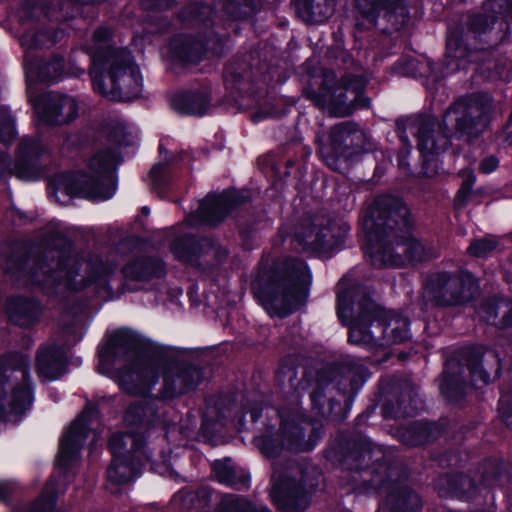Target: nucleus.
<instances>
[{"label": "nucleus", "mask_w": 512, "mask_h": 512, "mask_svg": "<svg viewBox=\"0 0 512 512\" xmlns=\"http://www.w3.org/2000/svg\"><path fill=\"white\" fill-rule=\"evenodd\" d=\"M326 457L342 465L340 485L356 495L386 492L390 512H419L421 496L409 485L395 481L398 460L383 446L360 434L341 433Z\"/></svg>", "instance_id": "f257e3e1"}, {"label": "nucleus", "mask_w": 512, "mask_h": 512, "mask_svg": "<svg viewBox=\"0 0 512 512\" xmlns=\"http://www.w3.org/2000/svg\"><path fill=\"white\" fill-rule=\"evenodd\" d=\"M412 213L403 198L380 195L361 217V249L377 268L398 266L402 255L408 262H422L425 247L414 236Z\"/></svg>", "instance_id": "f03ea898"}, {"label": "nucleus", "mask_w": 512, "mask_h": 512, "mask_svg": "<svg viewBox=\"0 0 512 512\" xmlns=\"http://www.w3.org/2000/svg\"><path fill=\"white\" fill-rule=\"evenodd\" d=\"M131 353L135 357L119 369V378L122 389L132 396L147 394L160 372L177 363L172 347L158 344L127 327L115 330L106 346L99 349L98 356L105 363L119 357L126 359Z\"/></svg>", "instance_id": "7ed1b4c3"}, {"label": "nucleus", "mask_w": 512, "mask_h": 512, "mask_svg": "<svg viewBox=\"0 0 512 512\" xmlns=\"http://www.w3.org/2000/svg\"><path fill=\"white\" fill-rule=\"evenodd\" d=\"M159 409L157 400L150 397L133 401L126 407L122 420L130 430L112 433L107 443L112 457L106 470L110 483L123 485L142 474V467L151 457L148 442L160 420Z\"/></svg>", "instance_id": "20e7f679"}, {"label": "nucleus", "mask_w": 512, "mask_h": 512, "mask_svg": "<svg viewBox=\"0 0 512 512\" xmlns=\"http://www.w3.org/2000/svg\"><path fill=\"white\" fill-rule=\"evenodd\" d=\"M312 280L308 263L299 257L261 258L250 289L265 310L285 317L307 304Z\"/></svg>", "instance_id": "39448f33"}, {"label": "nucleus", "mask_w": 512, "mask_h": 512, "mask_svg": "<svg viewBox=\"0 0 512 512\" xmlns=\"http://www.w3.org/2000/svg\"><path fill=\"white\" fill-rule=\"evenodd\" d=\"M370 377L371 372L365 365L340 360L319 369L304 367L299 384L302 389L313 387L310 401L315 415L341 423Z\"/></svg>", "instance_id": "423d86ee"}, {"label": "nucleus", "mask_w": 512, "mask_h": 512, "mask_svg": "<svg viewBox=\"0 0 512 512\" xmlns=\"http://www.w3.org/2000/svg\"><path fill=\"white\" fill-rule=\"evenodd\" d=\"M89 76L94 92L113 102L133 101L143 91L139 67L129 53L115 46L91 51Z\"/></svg>", "instance_id": "0eeeda50"}, {"label": "nucleus", "mask_w": 512, "mask_h": 512, "mask_svg": "<svg viewBox=\"0 0 512 512\" xmlns=\"http://www.w3.org/2000/svg\"><path fill=\"white\" fill-rule=\"evenodd\" d=\"M479 479L468 472H446L434 481V489L444 499L475 501L484 491L500 489L512 503V462L502 456H487L479 464Z\"/></svg>", "instance_id": "6e6552de"}, {"label": "nucleus", "mask_w": 512, "mask_h": 512, "mask_svg": "<svg viewBox=\"0 0 512 512\" xmlns=\"http://www.w3.org/2000/svg\"><path fill=\"white\" fill-rule=\"evenodd\" d=\"M223 81L226 90L236 98L249 99L257 104L251 115L254 123L266 119H281L286 117L296 106L298 99L282 96L277 99H267L263 104L259 101L267 95L263 82L256 78L252 65L244 59H232L224 66Z\"/></svg>", "instance_id": "1a4fd4ad"}, {"label": "nucleus", "mask_w": 512, "mask_h": 512, "mask_svg": "<svg viewBox=\"0 0 512 512\" xmlns=\"http://www.w3.org/2000/svg\"><path fill=\"white\" fill-rule=\"evenodd\" d=\"M376 302L365 287L353 283L336 294V314L340 324L348 328V343L373 349L378 346Z\"/></svg>", "instance_id": "9d476101"}, {"label": "nucleus", "mask_w": 512, "mask_h": 512, "mask_svg": "<svg viewBox=\"0 0 512 512\" xmlns=\"http://www.w3.org/2000/svg\"><path fill=\"white\" fill-rule=\"evenodd\" d=\"M491 102L492 99L483 92L456 98L439 122L438 133L450 140L452 135L469 141L477 139L490 122Z\"/></svg>", "instance_id": "9b49d317"}, {"label": "nucleus", "mask_w": 512, "mask_h": 512, "mask_svg": "<svg viewBox=\"0 0 512 512\" xmlns=\"http://www.w3.org/2000/svg\"><path fill=\"white\" fill-rule=\"evenodd\" d=\"M424 289L430 302L438 308L463 306L474 299L479 281L470 270L458 273L439 271L430 274Z\"/></svg>", "instance_id": "f8f14e48"}, {"label": "nucleus", "mask_w": 512, "mask_h": 512, "mask_svg": "<svg viewBox=\"0 0 512 512\" xmlns=\"http://www.w3.org/2000/svg\"><path fill=\"white\" fill-rule=\"evenodd\" d=\"M349 227L338 226L332 219L304 214L295 225V239L318 255L331 257L343 246Z\"/></svg>", "instance_id": "ddd939ff"}, {"label": "nucleus", "mask_w": 512, "mask_h": 512, "mask_svg": "<svg viewBox=\"0 0 512 512\" xmlns=\"http://www.w3.org/2000/svg\"><path fill=\"white\" fill-rule=\"evenodd\" d=\"M377 404H381L384 419L416 415L423 406L419 387L412 381L396 376H382L377 384Z\"/></svg>", "instance_id": "4468645a"}, {"label": "nucleus", "mask_w": 512, "mask_h": 512, "mask_svg": "<svg viewBox=\"0 0 512 512\" xmlns=\"http://www.w3.org/2000/svg\"><path fill=\"white\" fill-rule=\"evenodd\" d=\"M279 417L278 428L287 452L295 454L311 452L325 435L323 423L310 416L279 414Z\"/></svg>", "instance_id": "2eb2a0df"}, {"label": "nucleus", "mask_w": 512, "mask_h": 512, "mask_svg": "<svg viewBox=\"0 0 512 512\" xmlns=\"http://www.w3.org/2000/svg\"><path fill=\"white\" fill-rule=\"evenodd\" d=\"M53 185L70 198L90 201H107L115 194L112 181L105 183L100 177L84 170L63 171L55 176Z\"/></svg>", "instance_id": "dca6fc26"}, {"label": "nucleus", "mask_w": 512, "mask_h": 512, "mask_svg": "<svg viewBox=\"0 0 512 512\" xmlns=\"http://www.w3.org/2000/svg\"><path fill=\"white\" fill-rule=\"evenodd\" d=\"M40 8L41 0H22L18 9L19 23L23 27L19 42L27 50L51 48L59 42V30L40 21L37 14Z\"/></svg>", "instance_id": "f3484780"}, {"label": "nucleus", "mask_w": 512, "mask_h": 512, "mask_svg": "<svg viewBox=\"0 0 512 512\" xmlns=\"http://www.w3.org/2000/svg\"><path fill=\"white\" fill-rule=\"evenodd\" d=\"M365 151V135L352 123H341L332 127L325 156L328 166L338 170L349 166Z\"/></svg>", "instance_id": "a211bd4d"}, {"label": "nucleus", "mask_w": 512, "mask_h": 512, "mask_svg": "<svg viewBox=\"0 0 512 512\" xmlns=\"http://www.w3.org/2000/svg\"><path fill=\"white\" fill-rule=\"evenodd\" d=\"M252 201L248 192L235 187L224 189L220 193L210 192L199 203L198 217L203 225L216 228L231 212Z\"/></svg>", "instance_id": "6ab92c4d"}, {"label": "nucleus", "mask_w": 512, "mask_h": 512, "mask_svg": "<svg viewBox=\"0 0 512 512\" xmlns=\"http://www.w3.org/2000/svg\"><path fill=\"white\" fill-rule=\"evenodd\" d=\"M302 94L306 100L311 101L318 108L329 107L334 116L347 117L353 114L348 91L340 88L338 78L333 70L324 71L318 90L311 84H307L303 87Z\"/></svg>", "instance_id": "aec40b11"}, {"label": "nucleus", "mask_w": 512, "mask_h": 512, "mask_svg": "<svg viewBox=\"0 0 512 512\" xmlns=\"http://www.w3.org/2000/svg\"><path fill=\"white\" fill-rule=\"evenodd\" d=\"M415 137L421 158L420 173L425 177H433L437 174L438 156L449 149L451 140L446 135L436 133L432 118H425L419 123Z\"/></svg>", "instance_id": "412c9836"}, {"label": "nucleus", "mask_w": 512, "mask_h": 512, "mask_svg": "<svg viewBox=\"0 0 512 512\" xmlns=\"http://www.w3.org/2000/svg\"><path fill=\"white\" fill-rule=\"evenodd\" d=\"M167 47L171 64L182 68L200 64L207 53V41L199 34L186 32L173 34Z\"/></svg>", "instance_id": "4be33fe9"}, {"label": "nucleus", "mask_w": 512, "mask_h": 512, "mask_svg": "<svg viewBox=\"0 0 512 512\" xmlns=\"http://www.w3.org/2000/svg\"><path fill=\"white\" fill-rule=\"evenodd\" d=\"M78 102L62 93L42 96L36 106L39 121L50 127L72 123L79 115Z\"/></svg>", "instance_id": "5701e85b"}, {"label": "nucleus", "mask_w": 512, "mask_h": 512, "mask_svg": "<svg viewBox=\"0 0 512 512\" xmlns=\"http://www.w3.org/2000/svg\"><path fill=\"white\" fill-rule=\"evenodd\" d=\"M374 317L378 346H392L410 340L411 321L401 312L387 310L376 303Z\"/></svg>", "instance_id": "b1692460"}, {"label": "nucleus", "mask_w": 512, "mask_h": 512, "mask_svg": "<svg viewBox=\"0 0 512 512\" xmlns=\"http://www.w3.org/2000/svg\"><path fill=\"white\" fill-rule=\"evenodd\" d=\"M489 44L486 41L474 40L465 30L462 24L450 27L446 33L445 56L447 60L455 61L452 70H459V61H474L473 56L479 52L486 51Z\"/></svg>", "instance_id": "393cba45"}, {"label": "nucleus", "mask_w": 512, "mask_h": 512, "mask_svg": "<svg viewBox=\"0 0 512 512\" xmlns=\"http://www.w3.org/2000/svg\"><path fill=\"white\" fill-rule=\"evenodd\" d=\"M8 322L22 329L35 327L41 319L43 305L38 298L24 294H13L4 303Z\"/></svg>", "instance_id": "a878e982"}, {"label": "nucleus", "mask_w": 512, "mask_h": 512, "mask_svg": "<svg viewBox=\"0 0 512 512\" xmlns=\"http://www.w3.org/2000/svg\"><path fill=\"white\" fill-rule=\"evenodd\" d=\"M445 431V424L424 418L399 426L396 436L404 446L416 448L434 443L445 434Z\"/></svg>", "instance_id": "bb28decb"}, {"label": "nucleus", "mask_w": 512, "mask_h": 512, "mask_svg": "<svg viewBox=\"0 0 512 512\" xmlns=\"http://www.w3.org/2000/svg\"><path fill=\"white\" fill-rule=\"evenodd\" d=\"M44 250H39L34 255V263L39 268H47L50 266V256L48 251L56 252L57 267L60 271L68 268L72 251L74 248V241L65 233L59 230H50L45 233L41 239Z\"/></svg>", "instance_id": "cd10ccee"}, {"label": "nucleus", "mask_w": 512, "mask_h": 512, "mask_svg": "<svg viewBox=\"0 0 512 512\" xmlns=\"http://www.w3.org/2000/svg\"><path fill=\"white\" fill-rule=\"evenodd\" d=\"M306 497L302 481L293 476H281L273 485L270 498L280 512H299L305 507L301 502Z\"/></svg>", "instance_id": "c85d7f7f"}, {"label": "nucleus", "mask_w": 512, "mask_h": 512, "mask_svg": "<svg viewBox=\"0 0 512 512\" xmlns=\"http://www.w3.org/2000/svg\"><path fill=\"white\" fill-rule=\"evenodd\" d=\"M68 357L63 346L51 343L38 347L35 355V369L39 377L48 381L59 380L67 370Z\"/></svg>", "instance_id": "c756f323"}, {"label": "nucleus", "mask_w": 512, "mask_h": 512, "mask_svg": "<svg viewBox=\"0 0 512 512\" xmlns=\"http://www.w3.org/2000/svg\"><path fill=\"white\" fill-rule=\"evenodd\" d=\"M116 271V263L112 260H105L100 255L91 257L87 262L86 277L71 285L72 290L81 292L84 289L95 286L97 291H104L109 295L113 294L110 280Z\"/></svg>", "instance_id": "7c9ffc66"}, {"label": "nucleus", "mask_w": 512, "mask_h": 512, "mask_svg": "<svg viewBox=\"0 0 512 512\" xmlns=\"http://www.w3.org/2000/svg\"><path fill=\"white\" fill-rule=\"evenodd\" d=\"M125 280L150 282L167 274L166 263L156 256L141 255L129 260L121 269Z\"/></svg>", "instance_id": "2f4dec72"}, {"label": "nucleus", "mask_w": 512, "mask_h": 512, "mask_svg": "<svg viewBox=\"0 0 512 512\" xmlns=\"http://www.w3.org/2000/svg\"><path fill=\"white\" fill-rule=\"evenodd\" d=\"M461 365L454 359H446L439 378V393L449 405L462 402L466 397V379Z\"/></svg>", "instance_id": "473e14b6"}, {"label": "nucleus", "mask_w": 512, "mask_h": 512, "mask_svg": "<svg viewBox=\"0 0 512 512\" xmlns=\"http://www.w3.org/2000/svg\"><path fill=\"white\" fill-rule=\"evenodd\" d=\"M211 101L208 89H183L172 96L170 105L181 116L202 117L211 107Z\"/></svg>", "instance_id": "72a5a7b5"}, {"label": "nucleus", "mask_w": 512, "mask_h": 512, "mask_svg": "<svg viewBox=\"0 0 512 512\" xmlns=\"http://www.w3.org/2000/svg\"><path fill=\"white\" fill-rule=\"evenodd\" d=\"M210 237L193 233H184L175 237L170 243L174 258L184 264L197 266L204 256V249L211 247Z\"/></svg>", "instance_id": "f704fd0d"}, {"label": "nucleus", "mask_w": 512, "mask_h": 512, "mask_svg": "<svg viewBox=\"0 0 512 512\" xmlns=\"http://www.w3.org/2000/svg\"><path fill=\"white\" fill-rule=\"evenodd\" d=\"M484 349L483 346L472 344L461 347L454 356L448 359H454L461 365V373L465 375L467 370L472 381H479L484 385L491 382V376L483 367Z\"/></svg>", "instance_id": "c9c22d12"}, {"label": "nucleus", "mask_w": 512, "mask_h": 512, "mask_svg": "<svg viewBox=\"0 0 512 512\" xmlns=\"http://www.w3.org/2000/svg\"><path fill=\"white\" fill-rule=\"evenodd\" d=\"M266 173L272 178L273 185L282 188L283 185L297 187L307 173L306 165L298 158H289L284 166L274 159L266 160Z\"/></svg>", "instance_id": "e433bc0d"}, {"label": "nucleus", "mask_w": 512, "mask_h": 512, "mask_svg": "<svg viewBox=\"0 0 512 512\" xmlns=\"http://www.w3.org/2000/svg\"><path fill=\"white\" fill-rule=\"evenodd\" d=\"M480 310L497 329H512V298L505 295L488 297L482 301Z\"/></svg>", "instance_id": "4c0bfd02"}, {"label": "nucleus", "mask_w": 512, "mask_h": 512, "mask_svg": "<svg viewBox=\"0 0 512 512\" xmlns=\"http://www.w3.org/2000/svg\"><path fill=\"white\" fill-rule=\"evenodd\" d=\"M123 162V156L117 149L106 148L96 152L89 161V168L105 183L112 181L117 190V169Z\"/></svg>", "instance_id": "58836bf2"}, {"label": "nucleus", "mask_w": 512, "mask_h": 512, "mask_svg": "<svg viewBox=\"0 0 512 512\" xmlns=\"http://www.w3.org/2000/svg\"><path fill=\"white\" fill-rule=\"evenodd\" d=\"M279 428L271 423L264 424L258 435L253 437V444L259 452L268 460H273L285 451Z\"/></svg>", "instance_id": "ea45409f"}, {"label": "nucleus", "mask_w": 512, "mask_h": 512, "mask_svg": "<svg viewBox=\"0 0 512 512\" xmlns=\"http://www.w3.org/2000/svg\"><path fill=\"white\" fill-rule=\"evenodd\" d=\"M35 384L31 378L29 367L22 371V382L11 391L10 409L14 415L21 416L30 410L34 402Z\"/></svg>", "instance_id": "a19ab883"}, {"label": "nucleus", "mask_w": 512, "mask_h": 512, "mask_svg": "<svg viewBox=\"0 0 512 512\" xmlns=\"http://www.w3.org/2000/svg\"><path fill=\"white\" fill-rule=\"evenodd\" d=\"M404 3L405 0H355V9L364 20L376 25L382 12L395 13Z\"/></svg>", "instance_id": "79ce46f5"}, {"label": "nucleus", "mask_w": 512, "mask_h": 512, "mask_svg": "<svg viewBox=\"0 0 512 512\" xmlns=\"http://www.w3.org/2000/svg\"><path fill=\"white\" fill-rule=\"evenodd\" d=\"M500 14L497 11H479L467 16L466 23L463 25L466 32L474 40L484 41L482 36L490 32L498 22Z\"/></svg>", "instance_id": "37998d69"}, {"label": "nucleus", "mask_w": 512, "mask_h": 512, "mask_svg": "<svg viewBox=\"0 0 512 512\" xmlns=\"http://www.w3.org/2000/svg\"><path fill=\"white\" fill-rule=\"evenodd\" d=\"M263 8V0H224L222 11L234 21L252 20Z\"/></svg>", "instance_id": "c03bdc74"}, {"label": "nucleus", "mask_w": 512, "mask_h": 512, "mask_svg": "<svg viewBox=\"0 0 512 512\" xmlns=\"http://www.w3.org/2000/svg\"><path fill=\"white\" fill-rule=\"evenodd\" d=\"M36 77L41 83L53 84L63 79L65 58L54 53L48 60L41 59L35 63Z\"/></svg>", "instance_id": "a18cd8bd"}, {"label": "nucleus", "mask_w": 512, "mask_h": 512, "mask_svg": "<svg viewBox=\"0 0 512 512\" xmlns=\"http://www.w3.org/2000/svg\"><path fill=\"white\" fill-rule=\"evenodd\" d=\"M326 0H292L296 13L307 23H319L327 20L330 15V7Z\"/></svg>", "instance_id": "49530a36"}, {"label": "nucleus", "mask_w": 512, "mask_h": 512, "mask_svg": "<svg viewBox=\"0 0 512 512\" xmlns=\"http://www.w3.org/2000/svg\"><path fill=\"white\" fill-rule=\"evenodd\" d=\"M235 225L241 248L244 251L254 250L258 245L259 239V219L254 214H251L247 217H239Z\"/></svg>", "instance_id": "de8ad7c7"}, {"label": "nucleus", "mask_w": 512, "mask_h": 512, "mask_svg": "<svg viewBox=\"0 0 512 512\" xmlns=\"http://www.w3.org/2000/svg\"><path fill=\"white\" fill-rule=\"evenodd\" d=\"M97 412V405L88 402L82 412L71 422L64 436L78 440L84 444L90 433L92 416Z\"/></svg>", "instance_id": "09e8293b"}, {"label": "nucleus", "mask_w": 512, "mask_h": 512, "mask_svg": "<svg viewBox=\"0 0 512 512\" xmlns=\"http://www.w3.org/2000/svg\"><path fill=\"white\" fill-rule=\"evenodd\" d=\"M84 444L78 440L62 436L59 443V452L55 459V467L68 471L72 464L80 458Z\"/></svg>", "instance_id": "8fccbe9b"}, {"label": "nucleus", "mask_w": 512, "mask_h": 512, "mask_svg": "<svg viewBox=\"0 0 512 512\" xmlns=\"http://www.w3.org/2000/svg\"><path fill=\"white\" fill-rule=\"evenodd\" d=\"M174 158L173 156L154 164L148 172L152 189L159 194L167 193L173 188V176L168 167L174 163Z\"/></svg>", "instance_id": "3c124183"}, {"label": "nucleus", "mask_w": 512, "mask_h": 512, "mask_svg": "<svg viewBox=\"0 0 512 512\" xmlns=\"http://www.w3.org/2000/svg\"><path fill=\"white\" fill-rule=\"evenodd\" d=\"M213 12V7L204 1L190 2L181 7L178 18L182 22L207 25Z\"/></svg>", "instance_id": "603ef678"}, {"label": "nucleus", "mask_w": 512, "mask_h": 512, "mask_svg": "<svg viewBox=\"0 0 512 512\" xmlns=\"http://www.w3.org/2000/svg\"><path fill=\"white\" fill-rule=\"evenodd\" d=\"M176 377L184 390L188 394L197 389L204 379L203 369L191 362L181 364L176 372Z\"/></svg>", "instance_id": "864d4df0"}, {"label": "nucleus", "mask_w": 512, "mask_h": 512, "mask_svg": "<svg viewBox=\"0 0 512 512\" xmlns=\"http://www.w3.org/2000/svg\"><path fill=\"white\" fill-rule=\"evenodd\" d=\"M40 161L15 155L13 165L10 166V175L21 180H38L41 176Z\"/></svg>", "instance_id": "5fc2aeb1"}, {"label": "nucleus", "mask_w": 512, "mask_h": 512, "mask_svg": "<svg viewBox=\"0 0 512 512\" xmlns=\"http://www.w3.org/2000/svg\"><path fill=\"white\" fill-rule=\"evenodd\" d=\"M499 241L494 235L473 238L467 249L466 254L476 259H487L497 249Z\"/></svg>", "instance_id": "6e6d98bb"}, {"label": "nucleus", "mask_w": 512, "mask_h": 512, "mask_svg": "<svg viewBox=\"0 0 512 512\" xmlns=\"http://www.w3.org/2000/svg\"><path fill=\"white\" fill-rule=\"evenodd\" d=\"M377 405H378V404L376 403V404H374V405L368 406V407H367V408H366L362 413H360V414L355 418V420H354V428H353V429H351V430H341V431H338V433L336 434V436H335V437H334V438H333V439L328 443L327 447H326V448L324 449V451H323V456H324V458H325L327 461L331 462V463H332V464H334V465H338V466L342 469V465H341L339 462H337V461H332V460H330V459H328V458L326 457V455H327V450H328V449H330V448L334 445V443H335L336 439L338 438V436H339L341 433L360 434V435L364 436L365 438H368L372 443H374L370 437H368V436H367L363 431H361V430H360V427H361V426H363V425H365V424H366V422L368 421V419L371 417V415L375 413V410H376V406H377Z\"/></svg>", "instance_id": "4d7b16f0"}, {"label": "nucleus", "mask_w": 512, "mask_h": 512, "mask_svg": "<svg viewBox=\"0 0 512 512\" xmlns=\"http://www.w3.org/2000/svg\"><path fill=\"white\" fill-rule=\"evenodd\" d=\"M211 471L215 479L220 483L229 487L235 485L236 469L231 464L230 458L217 459L211 465Z\"/></svg>", "instance_id": "13d9d810"}, {"label": "nucleus", "mask_w": 512, "mask_h": 512, "mask_svg": "<svg viewBox=\"0 0 512 512\" xmlns=\"http://www.w3.org/2000/svg\"><path fill=\"white\" fill-rule=\"evenodd\" d=\"M17 137L16 121L6 106H0V143L11 144Z\"/></svg>", "instance_id": "bf43d9fd"}, {"label": "nucleus", "mask_w": 512, "mask_h": 512, "mask_svg": "<svg viewBox=\"0 0 512 512\" xmlns=\"http://www.w3.org/2000/svg\"><path fill=\"white\" fill-rule=\"evenodd\" d=\"M183 395H186L184 390L182 389L179 381L175 376L165 375L163 379L162 387L160 388L157 397H150L151 399H156L157 403L159 401H172Z\"/></svg>", "instance_id": "052dcab7"}, {"label": "nucleus", "mask_w": 512, "mask_h": 512, "mask_svg": "<svg viewBox=\"0 0 512 512\" xmlns=\"http://www.w3.org/2000/svg\"><path fill=\"white\" fill-rule=\"evenodd\" d=\"M432 459L441 468L462 467L465 462L462 453L455 448L435 452L432 454Z\"/></svg>", "instance_id": "680f3d73"}, {"label": "nucleus", "mask_w": 512, "mask_h": 512, "mask_svg": "<svg viewBox=\"0 0 512 512\" xmlns=\"http://www.w3.org/2000/svg\"><path fill=\"white\" fill-rule=\"evenodd\" d=\"M58 493L56 490L43 492L33 503L32 512H57Z\"/></svg>", "instance_id": "e2e57ef3"}, {"label": "nucleus", "mask_w": 512, "mask_h": 512, "mask_svg": "<svg viewBox=\"0 0 512 512\" xmlns=\"http://www.w3.org/2000/svg\"><path fill=\"white\" fill-rule=\"evenodd\" d=\"M31 258L32 256L28 249L23 251H11L7 255L6 262L9 269L23 273L28 269Z\"/></svg>", "instance_id": "0e129e2a"}, {"label": "nucleus", "mask_w": 512, "mask_h": 512, "mask_svg": "<svg viewBox=\"0 0 512 512\" xmlns=\"http://www.w3.org/2000/svg\"><path fill=\"white\" fill-rule=\"evenodd\" d=\"M340 88L352 93L353 95L365 92L367 80L362 75L345 74L338 79Z\"/></svg>", "instance_id": "69168bd1"}, {"label": "nucleus", "mask_w": 512, "mask_h": 512, "mask_svg": "<svg viewBox=\"0 0 512 512\" xmlns=\"http://www.w3.org/2000/svg\"><path fill=\"white\" fill-rule=\"evenodd\" d=\"M42 152L43 148L38 140L28 139L19 143L15 155L40 161Z\"/></svg>", "instance_id": "338daca9"}, {"label": "nucleus", "mask_w": 512, "mask_h": 512, "mask_svg": "<svg viewBox=\"0 0 512 512\" xmlns=\"http://www.w3.org/2000/svg\"><path fill=\"white\" fill-rule=\"evenodd\" d=\"M227 508L232 512H272L268 507L257 506L249 499L244 497H236L227 503Z\"/></svg>", "instance_id": "774afa93"}]
</instances>
